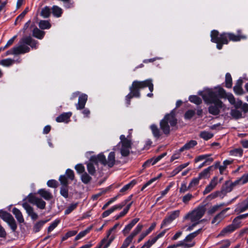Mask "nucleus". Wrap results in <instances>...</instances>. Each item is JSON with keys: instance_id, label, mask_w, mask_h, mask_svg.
Returning <instances> with one entry per match:
<instances>
[{"instance_id": "48", "label": "nucleus", "mask_w": 248, "mask_h": 248, "mask_svg": "<svg viewBox=\"0 0 248 248\" xmlns=\"http://www.w3.org/2000/svg\"><path fill=\"white\" fill-rule=\"evenodd\" d=\"M201 179L198 176L197 177L193 178L189 184V187L192 188L197 186L199 184V181Z\"/></svg>"}, {"instance_id": "63", "label": "nucleus", "mask_w": 248, "mask_h": 248, "mask_svg": "<svg viewBox=\"0 0 248 248\" xmlns=\"http://www.w3.org/2000/svg\"><path fill=\"white\" fill-rule=\"evenodd\" d=\"M114 211V210L113 207H112L108 210H107L105 211V212H104L103 213V214H102V217L103 218L106 217L108 216L110 214L113 213Z\"/></svg>"}, {"instance_id": "28", "label": "nucleus", "mask_w": 248, "mask_h": 248, "mask_svg": "<svg viewBox=\"0 0 248 248\" xmlns=\"http://www.w3.org/2000/svg\"><path fill=\"white\" fill-rule=\"evenodd\" d=\"M239 108L232 109L231 111V115L235 119H239L243 117L242 111L238 110Z\"/></svg>"}, {"instance_id": "37", "label": "nucleus", "mask_w": 248, "mask_h": 248, "mask_svg": "<svg viewBox=\"0 0 248 248\" xmlns=\"http://www.w3.org/2000/svg\"><path fill=\"white\" fill-rule=\"evenodd\" d=\"M137 183V181L135 180H133L128 184L124 186L121 189L120 192H124L128 190L129 189L132 188Z\"/></svg>"}, {"instance_id": "15", "label": "nucleus", "mask_w": 248, "mask_h": 248, "mask_svg": "<svg viewBox=\"0 0 248 248\" xmlns=\"http://www.w3.org/2000/svg\"><path fill=\"white\" fill-rule=\"evenodd\" d=\"M217 183V176L214 177L213 179L211 180L209 184L206 186L205 189L203 191V194L204 195H206L210 192L212 190H213L216 187Z\"/></svg>"}, {"instance_id": "26", "label": "nucleus", "mask_w": 248, "mask_h": 248, "mask_svg": "<svg viewBox=\"0 0 248 248\" xmlns=\"http://www.w3.org/2000/svg\"><path fill=\"white\" fill-rule=\"evenodd\" d=\"M211 155L210 154L200 155L195 158V162L197 163L198 162L204 160V161L212 163L214 159L213 158L210 157Z\"/></svg>"}, {"instance_id": "24", "label": "nucleus", "mask_w": 248, "mask_h": 248, "mask_svg": "<svg viewBox=\"0 0 248 248\" xmlns=\"http://www.w3.org/2000/svg\"><path fill=\"white\" fill-rule=\"evenodd\" d=\"M139 218H135L131 220V221L125 226L124 229L123 230V233L124 235H126L129 233L131 229L139 221Z\"/></svg>"}, {"instance_id": "33", "label": "nucleus", "mask_w": 248, "mask_h": 248, "mask_svg": "<svg viewBox=\"0 0 248 248\" xmlns=\"http://www.w3.org/2000/svg\"><path fill=\"white\" fill-rule=\"evenodd\" d=\"M235 107L236 108H240L241 111H243L244 113L248 112V104L247 103L243 104L241 101L238 102Z\"/></svg>"}, {"instance_id": "14", "label": "nucleus", "mask_w": 248, "mask_h": 248, "mask_svg": "<svg viewBox=\"0 0 248 248\" xmlns=\"http://www.w3.org/2000/svg\"><path fill=\"white\" fill-rule=\"evenodd\" d=\"M88 100V95L85 93H81L78 97V103L76 105L77 109H82L84 108Z\"/></svg>"}, {"instance_id": "35", "label": "nucleus", "mask_w": 248, "mask_h": 248, "mask_svg": "<svg viewBox=\"0 0 248 248\" xmlns=\"http://www.w3.org/2000/svg\"><path fill=\"white\" fill-rule=\"evenodd\" d=\"M0 217L7 223L14 218L10 213L3 211L0 212Z\"/></svg>"}, {"instance_id": "9", "label": "nucleus", "mask_w": 248, "mask_h": 248, "mask_svg": "<svg viewBox=\"0 0 248 248\" xmlns=\"http://www.w3.org/2000/svg\"><path fill=\"white\" fill-rule=\"evenodd\" d=\"M120 139L121 141L119 144H122L120 149L121 154L123 156H127L129 155L130 150L131 148L132 141L124 135L120 136Z\"/></svg>"}, {"instance_id": "32", "label": "nucleus", "mask_w": 248, "mask_h": 248, "mask_svg": "<svg viewBox=\"0 0 248 248\" xmlns=\"http://www.w3.org/2000/svg\"><path fill=\"white\" fill-rule=\"evenodd\" d=\"M90 162L88 163L87 165V170L90 174L93 175L95 174L96 171L94 165H97L95 164L94 162L91 160V157H90Z\"/></svg>"}, {"instance_id": "5", "label": "nucleus", "mask_w": 248, "mask_h": 248, "mask_svg": "<svg viewBox=\"0 0 248 248\" xmlns=\"http://www.w3.org/2000/svg\"><path fill=\"white\" fill-rule=\"evenodd\" d=\"M30 46L32 48L36 49L38 47V42L31 36H26L22 38L17 46L14 47V54H24L30 51Z\"/></svg>"}, {"instance_id": "21", "label": "nucleus", "mask_w": 248, "mask_h": 248, "mask_svg": "<svg viewBox=\"0 0 248 248\" xmlns=\"http://www.w3.org/2000/svg\"><path fill=\"white\" fill-rule=\"evenodd\" d=\"M247 210H248V197L237 204L235 211L239 213H242Z\"/></svg>"}, {"instance_id": "19", "label": "nucleus", "mask_w": 248, "mask_h": 248, "mask_svg": "<svg viewBox=\"0 0 248 248\" xmlns=\"http://www.w3.org/2000/svg\"><path fill=\"white\" fill-rule=\"evenodd\" d=\"M166 153H164L158 155V156L155 158H152L147 160L146 162L144 163V164L142 165V167L145 168L146 167H149L151 164L152 165H155L158 161L161 160L163 157H164L166 155Z\"/></svg>"}, {"instance_id": "36", "label": "nucleus", "mask_w": 248, "mask_h": 248, "mask_svg": "<svg viewBox=\"0 0 248 248\" xmlns=\"http://www.w3.org/2000/svg\"><path fill=\"white\" fill-rule=\"evenodd\" d=\"M150 128L155 138L158 139L160 136V132L157 126L155 124H152L151 125Z\"/></svg>"}, {"instance_id": "3", "label": "nucleus", "mask_w": 248, "mask_h": 248, "mask_svg": "<svg viewBox=\"0 0 248 248\" xmlns=\"http://www.w3.org/2000/svg\"><path fill=\"white\" fill-rule=\"evenodd\" d=\"M146 87H148L150 91L147 96L149 97H152L153 96L152 92L154 91V84L152 79L149 78L143 81L135 80L132 82V85L129 88L130 92L125 96L126 104L127 107L130 104L131 99L133 97H140V90Z\"/></svg>"}, {"instance_id": "54", "label": "nucleus", "mask_w": 248, "mask_h": 248, "mask_svg": "<svg viewBox=\"0 0 248 248\" xmlns=\"http://www.w3.org/2000/svg\"><path fill=\"white\" fill-rule=\"evenodd\" d=\"M155 243V239L152 238L144 243L140 248H150L154 243Z\"/></svg>"}, {"instance_id": "31", "label": "nucleus", "mask_w": 248, "mask_h": 248, "mask_svg": "<svg viewBox=\"0 0 248 248\" xmlns=\"http://www.w3.org/2000/svg\"><path fill=\"white\" fill-rule=\"evenodd\" d=\"M213 166H209L207 168L203 170L199 174V176L202 179V178H206L209 177L210 172Z\"/></svg>"}, {"instance_id": "7", "label": "nucleus", "mask_w": 248, "mask_h": 248, "mask_svg": "<svg viewBox=\"0 0 248 248\" xmlns=\"http://www.w3.org/2000/svg\"><path fill=\"white\" fill-rule=\"evenodd\" d=\"M177 123V120L174 114L170 113L166 114L160 122V127L163 133L168 135L170 133V126H174Z\"/></svg>"}, {"instance_id": "25", "label": "nucleus", "mask_w": 248, "mask_h": 248, "mask_svg": "<svg viewBox=\"0 0 248 248\" xmlns=\"http://www.w3.org/2000/svg\"><path fill=\"white\" fill-rule=\"evenodd\" d=\"M235 230L234 227L232 224L228 225L224 228L220 233L218 234V236H224L228 234H230Z\"/></svg>"}, {"instance_id": "52", "label": "nucleus", "mask_w": 248, "mask_h": 248, "mask_svg": "<svg viewBox=\"0 0 248 248\" xmlns=\"http://www.w3.org/2000/svg\"><path fill=\"white\" fill-rule=\"evenodd\" d=\"M190 187L186 186V183L183 182L181 184V186L179 189V192L180 193H184L190 189Z\"/></svg>"}, {"instance_id": "56", "label": "nucleus", "mask_w": 248, "mask_h": 248, "mask_svg": "<svg viewBox=\"0 0 248 248\" xmlns=\"http://www.w3.org/2000/svg\"><path fill=\"white\" fill-rule=\"evenodd\" d=\"M90 228H88L86 229L85 230L83 231L80 232L76 236L75 238L76 240H79L80 238L84 237L86 234H87L90 231Z\"/></svg>"}, {"instance_id": "43", "label": "nucleus", "mask_w": 248, "mask_h": 248, "mask_svg": "<svg viewBox=\"0 0 248 248\" xmlns=\"http://www.w3.org/2000/svg\"><path fill=\"white\" fill-rule=\"evenodd\" d=\"M50 9L48 7L46 6L42 9L41 15L44 18H47L50 16Z\"/></svg>"}, {"instance_id": "51", "label": "nucleus", "mask_w": 248, "mask_h": 248, "mask_svg": "<svg viewBox=\"0 0 248 248\" xmlns=\"http://www.w3.org/2000/svg\"><path fill=\"white\" fill-rule=\"evenodd\" d=\"M240 185H242L248 182V173L244 174L241 178L237 179Z\"/></svg>"}, {"instance_id": "53", "label": "nucleus", "mask_w": 248, "mask_h": 248, "mask_svg": "<svg viewBox=\"0 0 248 248\" xmlns=\"http://www.w3.org/2000/svg\"><path fill=\"white\" fill-rule=\"evenodd\" d=\"M60 223V220H55L48 227L47 232L48 233L52 231Z\"/></svg>"}, {"instance_id": "29", "label": "nucleus", "mask_w": 248, "mask_h": 248, "mask_svg": "<svg viewBox=\"0 0 248 248\" xmlns=\"http://www.w3.org/2000/svg\"><path fill=\"white\" fill-rule=\"evenodd\" d=\"M199 136L201 138L205 140H208L213 137L214 134L210 132L206 131H202L200 132Z\"/></svg>"}, {"instance_id": "30", "label": "nucleus", "mask_w": 248, "mask_h": 248, "mask_svg": "<svg viewBox=\"0 0 248 248\" xmlns=\"http://www.w3.org/2000/svg\"><path fill=\"white\" fill-rule=\"evenodd\" d=\"M243 150L241 148H235L229 152V155L234 156L241 157L243 155Z\"/></svg>"}, {"instance_id": "20", "label": "nucleus", "mask_w": 248, "mask_h": 248, "mask_svg": "<svg viewBox=\"0 0 248 248\" xmlns=\"http://www.w3.org/2000/svg\"><path fill=\"white\" fill-rule=\"evenodd\" d=\"M114 238V235H108V233H107V236L102 240L99 244L103 248H108L113 241Z\"/></svg>"}, {"instance_id": "49", "label": "nucleus", "mask_w": 248, "mask_h": 248, "mask_svg": "<svg viewBox=\"0 0 248 248\" xmlns=\"http://www.w3.org/2000/svg\"><path fill=\"white\" fill-rule=\"evenodd\" d=\"M194 198V196L192 194L187 193L182 197V202L185 204H187L188 202Z\"/></svg>"}, {"instance_id": "22", "label": "nucleus", "mask_w": 248, "mask_h": 248, "mask_svg": "<svg viewBox=\"0 0 248 248\" xmlns=\"http://www.w3.org/2000/svg\"><path fill=\"white\" fill-rule=\"evenodd\" d=\"M197 141L195 140H190L186 142L183 147L179 150V152L181 153L185 150H189L193 148L197 145Z\"/></svg>"}, {"instance_id": "17", "label": "nucleus", "mask_w": 248, "mask_h": 248, "mask_svg": "<svg viewBox=\"0 0 248 248\" xmlns=\"http://www.w3.org/2000/svg\"><path fill=\"white\" fill-rule=\"evenodd\" d=\"M31 28H33L32 34L33 37L40 40L44 38L45 35V32L44 31L40 30L33 24H31Z\"/></svg>"}, {"instance_id": "62", "label": "nucleus", "mask_w": 248, "mask_h": 248, "mask_svg": "<svg viewBox=\"0 0 248 248\" xmlns=\"http://www.w3.org/2000/svg\"><path fill=\"white\" fill-rule=\"evenodd\" d=\"M77 233L75 231H71L67 232L64 236H63V241L67 239L68 238L75 235Z\"/></svg>"}, {"instance_id": "59", "label": "nucleus", "mask_w": 248, "mask_h": 248, "mask_svg": "<svg viewBox=\"0 0 248 248\" xmlns=\"http://www.w3.org/2000/svg\"><path fill=\"white\" fill-rule=\"evenodd\" d=\"M72 115V112H68L66 113H63V122L67 123L70 121V118Z\"/></svg>"}, {"instance_id": "46", "label": "nucleus", "mask_w": 248, "mask_h": 248, "mask_svg": "<svg viewBox=\"0 0 248 248\" xmlns=\"http://www.w3.org/2000/svg\"><path fill=\"white\" fill-rule=\"evenodd\" d=\"M78 203H74L71 204L68 206L64 212L65 215H68L71 213L73 211L76 209L78 206Z\"/></svg>"}, {"instance_id": "40", "label": "nucleus", "mask_w": 248, "mask_h": 248, "mask_svg": "<svg viewBox=\"0 0 248 248\" xmlns=\"http://www.w3.org/2000/svg\"><path fill=\"white\" fill-rule=\"evenodd\" d=\"M225 86L228 88H231L232 87V78L229 73L225 75Z\"/></svg>"}, {"instance_id": "4", "label": "nucleus", "mask_w": 248, "mask_h": 248, "mask_svg": "<svg viewBox=\"0 0 248 248\" xmlns=\"http://www.w3.org/2000/svg\"><path fill=\"white\" fill-rule=\"evenodd\" d=\"M36 205L38 208L43 209L46 207V202L42 199L30 194L25 199L22 204L23 207L26 211L27 213L30 216L32 219L35 220L38 218V215L33 211V208L27 202Z\"/></svg>"}, {"instance_id": "38", "label": "nucleus", "mask_w": 248, "mask_h": 248, "mask_svg": "<svg viewBox=\"0 0 248 248\" xmlns=\"http://www.w3.org/2000/svg\"><path fill=\"white\" fill-rule=\"evenodd\" d=\"M38 25L42 30L49 29L51 27L50 23L46 20H41L39 22Z\"/></svg>"}, {"instance_id": "16", "label": "nucleus", "mask_w": 248, "mask_h": 248, "mask_svg": "<svg viewBox=\"0 0 248 248\" xmlns=\"http://www.w3.org/2000/svg\"><path fill=\"white\" fill-rule=\"evenodd\" d=\"M75 178V174L71 169H67L65 175H63V186H66L68 184V180L73 181Z\"/></svg>"}, {"instance_id": "13", "label": "nucleus", "mask_w": 248, "mask_h": 248, "mask_svg": "<svg viewBox=\"0 0 248 248\" xmlns=\"http://www.w3.org/2000/svg\"><path fill=\"white\" fill-rule=\"evenodd\" d=\"M238 185H240V184L237 179L233 182H232L230 180L226 181L222 185L221 192L224 193L230 192L232 190L235 186Z\"/></svg>"}, {"instance_id": "47", "label": "nucleus", "mask_w": 248, "mask_h": 248, "mask_svg": "<svg viewBox=\"0 0 248 248\" xmlns=\"http://www.w3.org/2000/svg\"><path fill=\"white\" fill-rule=\"evenodd\" d=\"M238 216L233 219L232 225L234 227L235 230L241 227V222Z\"/></svg>"}, {"instance_id": "1", "label": "nucleus", "mask_w": 248, "mask_h": 248, "mask_svg": "<svg viewBox=\"0 0 248 248\" xmlns=\"http://www.w3.org/2000/svg\"><path fill=\"white\" fill-rule=\"evenodd\" d=\"M225 90L220 87L206 91L202 95V98L206 104H213L208 108L209 113L217 115L220 112V109L223 107V103L220 97H224Z\"/></svg>"}, {"instance_id": "58", "label": "nucleus", "mask_w": 248, "mask_h": 248, "mask_svg": "<svg viewBox=\"0 0 248 248\" xmlns=\"http://www.w3.org/2000/svg\"><path fill=\"white\" fill-rule=\"evenodd\" d=\"M75 169L79 174L83 173L85 172V168L81 164H78L75 166Z\"/></svg>"}, {"instance_id": "60", "label": "nucleus", "mask_w": 248, "mask_h": 248, "mask_svg": "<svg viewBox=\"0 0 248 248\" xmlns=\"http://www.w3.org/2000/svg\"><path fill=\"white\" fill-rule=\"evenodd\" d=\"M195 111L193 110H188L185 114V118L186 119H190L194 116Z\"/></svg>"}, {"instance_id": "61", "label": "nucleus", "mask_w": 248, "mask_h": 248, "mask_svg": "<svg viewBox=\"0 0 248 248\" xmlns=\"http://www.w3.org/2000/svg\"><path fill=\"white\" fill-rule=\"evenodd\" d=\"M48 186L53 188H56L58 186V183L55 180H50L47 182Z\"/></svg>"}, {"instance_id": "45", "label": "nucleus", "mask_w": 248, "mask_h": 248, "mask_svg": "<svg viewBox=\"0 0 248 248\" xmlns=\"http://www.w3.org/2000/svg\"><path fill=\"white\" fill-rule=\"evenodd\" d=\"M225 96L220 97L221 98H227L229 101V102L232 105H235V99L234 96L232 93H227L225 91Z\"/></svg>"}, {"instance_id": "8", "label": "nucleus", "mask_w": 248, "mask_h": 248, "mask_svg": "<svg viewBox=\"0 0 248 248\" xmlns=\"http://www.w3.org/2000/svg\"><path fill=\"white\" fill-rule=\"evenodd\" d=\"M205 209L203 206L198 207L192 212L187 214L184 217L185 219H189L192 222L199 223V220L203 216Z\"/></svg>"}, {"instance_id": "55", "label": "nucleus", "mask_w": 248, "mask_h": 248, "mask_svg": "<svg viewBox=\"0 0 248 248\" xmlns=\"http://www.w3.org/2000/svg\"><path fill=\"white\" fill-rule=\"evenodd\" d=\"M13 62L14 60L10 59H6L1 60L0 62V64L5 66H8L12 65Z\"/></svg>"}, {"instance_id": "64", "label": "nucleus", "mask_w": 248, "mask_h": 248, "mask_svg": "<svg viewBox=\"0 0 248 248\" xmlns=\"http://www.w3.org/2000/svg\"><path fill=\"white\" fill-rule=\"evenodd\" d=\"M178 247H182L184 248V246L182 241H179L177 243L170 245L168 247V248H177Z\"/></svg>"}, {"instance_id": "11", "label": "nucleus", "mask_w": 248, "mask_h": 248, "mask_svg": "<svg viewBox=\"0 0 248 248\" xmlns=\"http://www.w3.org/2000/svg\"><path fill=\"white\" fill-rule=\"evenodd\" d=\"M143 227V226L142 224H139L131 233L126 238L120 248H127L129 244L132 242L133 238L141 231Z\"/></svg>"}, {"instance_id": "39", "label": "nucleus", "mask_w": 248, "mask_h": 248, "mask_svg": "<svg viewBox=\"0 0 248 248\" xmlns=\"http://www.w3.org/2000/svg\"><path fill=\"white\" fill-rule=\"evenodd\" d=\"M52 13L54 16L60 17L62 14V9L57 6L54 5L52 7Z\"/></svg>"}, {"instance_id": "41", "label": "nucleus", "mask_w": 248, "mask_h": 248, "mask_svg": "<svg viewBox=\"0 0 248 248\" xmlns=\"http://www.w3.org/2000/svg\"><path fill=\"white\" fill-rule=\"evenodd\" d=\"M224 205V203L220 204H217L215 205L212 207H211L208 211V213L209 215H212L215 213L217 211L219 208Z\"/></svg>"}, {"instance_id": "18", "label": "nucleus", "mask_w": 248, "mask_h": 248, "mask_svg": "<svg viewBox=\"0 0 248 248\" xmlns=\"http://www.w3.org/2000/svg\"><path fill=\"white\" fill-rule=\"evenodd\" d=\"M229 209L230 208H226L217 214L212 220V223L218 224L226 216V213Z\"/></svg>"}, {"instance_id": "6", "label": "nucleus", "mask_w": 248, "mask_h": 248, "mask_svg": "<svg viewBox=\"0 0 248 248\" xmlns=\"http://www.w3.org/2000/svg\"><path fill=\"white\" fill-rule=\"evenodd\" d=\"M91 160L96 165L100 163L104 166L107 165L109 168H112L116 162L115 154L114 152H111L107 159L105 155L103 153H100L97 155L92 156Z\"/></svg>"}, {"instance_id": "44", "label": "nucleus", "mask_w": 248, "mask_h": 248, "mask_svg": "<svg viewBox=\"0 0 248 248\" xmlns=\"http://www.w3.org/2000/svg\"><path fill=\"white\" fill-rule=\"evenodd\" d=\"M189 100L196 105H200L202 102V99L197 95H190Z\"/></svg>"}, {"instance_id": "42", "label": "nucleus", "mask_w": 248, "mask_h": 248, "mask_svg": "<svg viewBox=\"0 0 248 248\" xmlns=\"http://www.w3.org/2000/svg\"><path fill=\"white\" fill-rule=\"evenodd\" d=\"M91 179L92 177L86 172L82 173L81 176V180L85 184H88L91 181Z\"/></svg>"}, {"instance_id": "12", "label": "nucleus", "mask_w": 248, "mask_h": 248, "mask_svg": "<svg viewBox=\"0 0 248 248\" xmlns=\"http://www.w3.org/2000/svg\"><path fill=\"white\" fill-rule=\"evenodd\" d=\"M179 214L180 211L178 210L168 213L167 216L162 221L161 228L164 227L167 225L170 224L173 220L179 217Z\"/></svg>"}, {"instance_id": "10", "label": "nucleus", "mask_w": 248, "mask_h": 248, "mask_svg": "<svg viewBox=\"0 0 248 248\" xmlns=\"http://www.w3.org/2000/svg\"><path fill=\"white\" fill-rule=\"evenodd\" d=\"M201 232L202 229H198L196 231L188 234L183 240H182L184 248H189L194 247L196 243L194 239Z\"/></svg>"}, {"instance_id": "57", "label": "nucleus", "mask_w": 248, "mask_h": 248, "mask_svg": "<svg viewBox=\"0 0 248 248\" xmlns=\"http://www.w3.org/2000/svg\"><path fill=\"white\" fill-rule=\"evenodd\" d=\"M13 232H15L17 229V225L14 218L7 222Z\"/></svg>"}, {"instance_id": "27", "label": "nucleus", "mask_w": 248, "mask_h": 248, "mask_svg": "<svg viewBox=\"0 0 248 248\" xmlns=\"http://www.w3.org/2000/svg\"><path fill=\"white\" fill-rule=\"evenodd\" d=\"M12 213L15 215V217L19 223H23L24 221L23 215L21 211L16 208H14L12 209Z\"/></svg>"}, {"instance_id": "23", "label": "nucleus", "mask_w": 248, "mask_h": 248, "mask_svg": "<svg viewBox=\"0 0 248 248\" xmlns=\"http://www.w3.org/2000/svg\"><path fill=\"white\" fill-rule=\"evenodd\" d=\"M38 194H39L42 198L46 201L51 200L53 196L51 192L46 189L42 188L40 189L38 191Z\"/></svg>"}, {"instance_id": "2", "label": "nucleus", "mask_w": 248, "mask_h": 248, "mask_svg": "<svg viewBox=\"0 0 248 248\" xmlns=\"http://www.w3.org/2000/svg\"><path fill=\"white\" fill-rule=\"evenodd\" d=\"M237 32L236 35L231 32L219 33L218 31L214 30L211 32V41L217 44V48L220 50L223 45H227L229 41L237 42L247 38V36L243 34L241 30H238Z\"/></svg>"}, {"instance_id": "34", "label": "nucleus", "mask_w": 248, "mask_h": 248, "mask_svg": "<svg viewBox=\"0 0 248 248\" xmlns=\"http://www.w3.org/2000/svg\"><path fill=\"white\" fill-rule=\"evenodd\" d=\"M47 222L46 220H40L36 222L33 227V231L34 232H37L40 231L44 225Z\"/></svg>"}, {"instance_id": "50", "label": "nucleus", "mask_w": 248, "mask_h": 248, "mask_svg": "<svg viewBox=\"0 0 248 248\" xmlns=\"http://www.w3.org/2000/svg\"><path fill=\"white\" fill-rule=\"evenodd\" d=\"M240 185H242L248 182V173L244 174L241 178L237 179Z\"/></svg>"}]
</instances>
